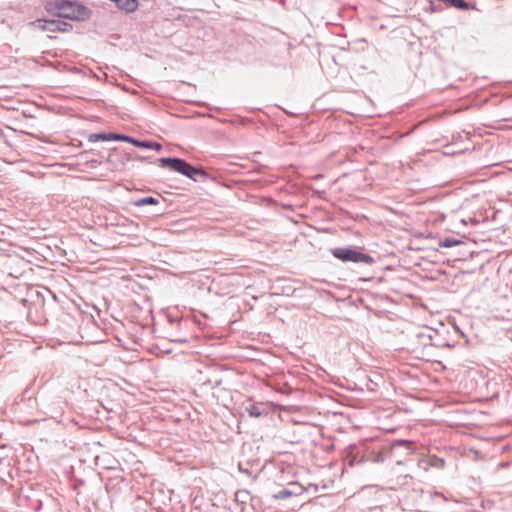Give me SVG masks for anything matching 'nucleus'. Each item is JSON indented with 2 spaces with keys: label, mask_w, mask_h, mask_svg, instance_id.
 Listing matches in <instances>:
<instances>
[{
  "label": "nucleus",
  "mask_w": 512,
  "mask_h": 512,
  "mask_svg": "<svg viewBox=\"0 0 512 512\" xmlns=\"http://www.w3.org/2000/svg\"><path fill=\"white\" fill-rule=\"evenodd\" d=\"M45 11L54 17L83 21L90 17L91 11L84 5L70 0H46Z\"/></svg>",
  "instance_id": "1"
},
{
  "label": "nucleus",
  "mask_w": 512,
  "mask_h": 512,
  "mask_svg": "<svg viewBox=\"0 0 512 512\" xmlns=\"http://www.w3.org/2000/svg\"><path fill=\"white\" fill-rule=\"evenodd\" d=\"M159 166L162 168H169L172 171L178 172L183 176L188 177L194 181L207 178L208 174L197 168L186 160L176 157H163L158 159Z\"/></svg>",
  "instance_id": "2"
},
{
  "label": "nucleus",
  "mask_w": 512,
  "mask_h": 512,
  "mask_svg": "<svg viewBox=\"0 0 512 512\" xmlns=\"http://www.w3.org/2000/svg\"><path fill=\"white\" fill-rule=\"evenodd\" d=\"M331 254L342 262H353L364 265H372L375 263L372 256L354 247H336L331 249Z\"/></svg>",
  "instance_id": "3"
},
{
  "label": "nucleus",
  "mask_w": 512,
  "mask_h": 512,
  "mask_svg": "<svg viewBox=\"0 0 512 512\" xmlns=\"http://www.w3.org/2000/svg\"><path fill=\"white\" fill-rule=\"evenodd\" d=\"M244 411L252 418H260L269 414V407L267 403L253 402L248 399L244 403Z\"/></svg>",
  "instance_id": "4"
},
{
  "label": "nucleus",
  "mask_w": 512,
  "mask_h": 512,
  "mask_svg": "<svg viewBox=\"0 0 512 512\" xmlns=\"http://www.w3.org/2000/svg\"><path fill=\"white\" fill-rule=\"evenodd\" d=\"M118 140L117 141H124L127 143H131L134 146L145 148V149H152L159 151L162 149V145L158 142L154 141H147V140H138L132 136L124 135V134H118Z\"/></svg>",
  "instance_id": "5"
},
{
  "label": "nucleus",
  "mask_w": 512,
  "mask_h": 512,
  "mask_svg": "<svg viewBox=\"0 0 512 512\" xmlns=\"http://www.w3.org/2000/svg\"><path fill=\"white\" fill-rule=\"evenodd\" d=\"M48 23H49V27H48L49 32L65 33V32L71 31L73 28L72 24H70L66 21L59 20V19L49 20Z\"/></svg>",
  "instance_id": "6"
},
{
  "label": "nucleus",
  "mask_w": 512,
  "mask_h": 512,
  "mask_svg": "<svg viewBox=\"0 0 512 512\" xmlns=\"http://www.w3.org/2000/svg\"><path fill=\"white\" fill-rule=\"evenodd\" d=\"M115 4L125 13H132L137 10L139 2L138 0H117Z\"/></svg>",
  "instance_id": "7"
},
{
  "label": "nucleus",
  "mask_w": 512,
  "mask_h": 512,
  "mask_svg": "<svg viewBox=\"0 0 512 512\" xmlns=\"http://www.w3.org/2000/svg\"><path fill=\"white\" fill-rule=\"evenodd\" d=\"M118 134L117 133H95L91 134L89 136L90 142H97V141H117L118 140Z\"/></svg>",
  "instance_id": "8"
},
{
  "label": "nucleus",
  "mask_w": 512,
  "mask_h": 512,
  "mask_svg": "<svg viewBox=\"0 0 512 512\" xmlns=\"http://www.w3.org/2000/svg\"><path fill=\"white\" fill-rule=\"evenodd\" d=\"M251 499L250 492L245 489H240L235 492V501L244 508V505Z\"/></svg>",
  "instance_id": "9"
},
{
  "label": "nucleus",
  "mask_w": 512,
  "mask_h": 512,
  "mask_svg": "<svg viewBox=\"0 0 512 512\" xmlns=\"http://www.w3.org/2000/svg\"><path fill=\"white\" fill-rule=\"evenodd\" d=\"M157 204H159V199L152 197V196L143 197L134 202V206H136V207H142V206H146V205H157Z\"/></svg>",
  "instance_id": "10"
},
{
  "label": "nucleus",
  "mask_w": 512,
  "mask_h": 512,
  "mask_svg": "<svg viewBox=\"0 0 512 512\" xmlns=\"http://www.w3.org/2000/svg\"><path fill=\"white\" fill-rule=\"evenodd\" d=\"M460 244H463V241L453 237H446L439 241V246L443 248H451Z\"/></svg>",
  "instance_id": "11"
},
{
  "label": "nucleus",
  "mask_w": 512,
  "mask_h": 512,
  "mask_svg": "<svg viewBox=\"0 0 512 512\" xmlns=\"http://www.w3.org/2000/svg\"><path fill=\"white\" fill-rule=\"evenodd\" d=\"M41 405L45 409V413L50 414L51 416L54 414H60L62 411L61 405H58L57 407L50 406L47 399H43Z\"/></svg>",
  "instance_id": "12"
},
{
  "label": "nucleus",
  "mask_w": 512,
  "mask_h": 512,
  "mask_svg": "<svg viewBox=\"0 0 512 512\" xmlns=\"http://www.w3.org/2000/svg\"><path fill=\"white\" fill-rule=\"evenodd\" d=\"M48 21L49 20H46V19H36V20L31 21L29 23V25L32 27L38 28L42 31H48V27H49Z\"/></svg>",
  "instance_id": "13"
},
{
  "label": "nucleus",
  "mask_w": 512,
  "mask_h": 512,
  "mask_svg": "<svg viewBox=\"0 0 512 512\" xmlns=\"http://www.w3.org/2000/svg\"><path fill=\"white\" fill-rule=\"evenodd\" d=\"M294 493L288 489H283L274 495L275 499L282 500L293 496Z\"/></svg>",
  "instance_id": "14"
},
{
  "label": "nucleus",
  "mask_w": 512,
  "mask_h": 512,
  "mask_svg": "<svg viewBox=\"0 0 512 512\" xmlns=\"http://www.w3.org/2000/svg\"><path fill=\"white\" fill-rule=\"evenodd\" d=\"M174 341L177 343H186L187 342L186 339H175Z\"/></svg>",
  "instance_id": "15"
},
{
  "label": "nucleus",
  "mask_w": 512,
  "mask_h": 512,
  "mask_svg": "<svg viewBox=\"0 0 512 512\" xmlns=\"http://www.w3.org/2000/svg\"><path fill=\"white\" fill-rule=\"evenodd\" d=\"M408 442L407 441H404V440H401L399 441V444H407Z\"/></svg>",
  "instance_id": "16"
},
{
  "label": "nucleus",
  "mask_w": 512,
  "mask_h": 512,
  "mask_svg": "<svg viewBox=\"0 0 512 512\" xmlns=\"http://www.w3.org/2000/svg\"><path fill=\"white\" fill-rule=\"evenodd\" d=\"M431 10H432V11H438V10L436 9V7H434L433 5L431 6Z\"/></svg>",
  "instance_id": "17"
}]
</instances>
